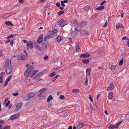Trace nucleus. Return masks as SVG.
Here are the masks:
<instances>
[{
    "label": "nucleus",
    "instance_id": "f03ea898",
    "mask_svg": "<svg viewBox=\"0 0 129 129\" xmlns=\"http://www.w3.org/2000/svg\"><path fill=\"white\" fill-rule=\"evenodd\" d=\"M34 67L32 65L30 66L27 69L24 73V74L25 76H28L30 74L32 70L33 69Z\"/></svg>",
    "mask_w": 129,
    "mask_h": 129
},
{
    "label": "nucleus",
    "instance_id": "de8ad7c7",
    "mask_svg": "<svg viewBox=\"0 0 129 129\" xmlns=\"http://www.w3.org/2000/svg\"><path fill=\"white\" fill-rule=\"evenodd\" d=\"M73 23L75 25H77V21L76 20H74L73 22Z\"/></svg>",
    "mask_w": 129,
    "mask_h": 129
},
{
    "label": "nucleus",
    "instance_id": "2eb2a0df",
    "mask_svg": "<svg viewBox=\"0 0 129 129\" xmlns=\"http://www.w3.org/2000/svg\"><path fill=\"white\" fill-rule=\"evenodd\" d=\"M46 89V88H44L42 89H41L38 92L40 93L39 94H38V95H40L42 94L43 92L45 91Z\"/></svg>",
    "mask_w": 129,
    "mask_h": 129
},
{
    "label": "nucleus",
    "instance_id": "8fccbe9b",
    "mask_svg": "<svg viewBox=\"0 0 129 129\" xmlns=\"http://www.w3.org/2000/svg\"><path fill=\"white\" fill-rule=\"evenodd\" d=\"M60 99H64V96L61 95L60 96Z\"/></svg>",
    "mask_w": 129,
    "mask_h": 129
},
{
    "label": "nucleus",
    "instance_id": "3c124183",
    "mask_svg": "<svg viewBox=\"0 0 129 129\" xmlns=\"http://www.w3.org/2000/svg\"><path fill=\"white\" fill-rule=\"evenodd\" d=\"M43 72H40L37 75H38V76H40L42 74H43Z\"/></svg>",
    "mask_w": 129,
    "mask_h": 129
},
{
    "label": "nucleus",
    "instance_id": "dca6fc26",
    "mask_svg": "<svg viewBox=\"0 0 129 129\" xmlns=\"http://www.w3.org/2000/svg\"><path fill=\"white\" fill-rule=\"evenodd\" d=\"M123 26L120 23H118L116 25V28L118 29L121 27H123Z\"/></svg>",
    "mask_w": 129,
    "mask_h": 129
},
{
    "label": "nucleus",
    "instance_id": "680f3d73",
    "mask_svg": "<svg viewBox=\"0 0 129 129\" xmlns=\"http://www.w3.org/2000/svg\"><path fill=\"white\" fill-rule=\"evenodd\" d=\"M3 81V78H0V83H2Z\"/></svg>",
    "mask_w": 129,
    "mask_h": 129
},
{
    "label": "nucleus",
    "instance_id": "58836bf2",
    "mask_svg": "<svg viewBox=\"0 0 129 129\" xmlns=\"http://www.w3.org/2000/svg\"><path fill=\"white\" fill-rule=\"evenodd\" d=\"M12 95L14 96H17L18 95L19 93L18 92H17L16 93H13L12 94Z\"/></svg>",
    "mask_w": 129,
    "mask_h": 129
},
{
    "label": "nucleus",
    "instance_id": "bb28decb",
    "mask_svg": "<svg viewBox=\"0 0 129 129\" xmlns=\"http://www.w3.org/2000/svg\"><path fill=\"white\" fill-rule=\"evenodd\" d=\"M62 37L61 36H58L57 38V41L58 42H60L61 39Z\"/></svg>",
    "mask_w": 129,
    "mask_h": 129
},
{
    "label": "nucleus",
    "instance_id": "39448f33",
    "mask_svg": "<svg viewBox=\"0 0 129 129\" xmlns=\"http://www.w3.org/2000/svg\"><path fill=\"white\" fill-rule=\"evenodd\" d=\"M19 116V114L17 113L11 115L10 118L11 120L15 119Z\"/></svg>",
    "mask_w": 129,
    "mask_h": 129
},
{
    "label": "nucleus",
    "instance_id": "79ce46f5",
    "mask_svg": "<svg viewBox=\"0 0 129 129\" xmlns=\"http://www.w3.org/2000/svg\"><path fill=\"white\" fill-rule=\"evenodd\" d=\"M8 99H9L8 98H5V100H4V105L5 104L6 102L8 100Z\"/></svg>",
    "mask_w": 129,
    "mask_h": 129
},
{
    "label": "nucleus",
    "instance_id": "774afa93",
    "mask_svg": "<svg viewBox=\"0 0 129 129\" xmlns=\"http://www.w3.org/2000/svg\"><path fill=\"white\" fill-rule=\"evenodd\" d=\"M126 44H127V46L128 47H129V41H128L127 42Z\"/></svg>",
    "mask_w": 129,
    "mask_h": 129
},
{
    "label": "nucleus",
    "instance_id": "473e14b6",
    "mask_svg": "<svg viewBox=\"0 0 129 129\" xmlns=\"http://www.w3.org/2000/svg\"><path fill=\"white\" fill-rule=\"evenodd\" d=\"M79 91V90L78 89H73L72 91L74 93H77Z\"/></svg>",
    "mask_w": 129,
    "mask_h": 129
},
{
    "label": "nucleus",
    "instance_id": "f704fd0d",
    "mask_svg": "<svg viewBox=\"0 0 129 129\" xmlns=\"http://www.w3.org/2000/svg\"><path fill=\"white\" fill-rule=\"evenodd\" d=\"M64 13V11H61L58 13V14L59 15H60L63 14Z\"/></svg>",
    "mask_w": 129,
    "mask_h": 129
},
{
    "label": "nucleus",
    "instance_id": "a18cd8bd",
    "mask_svg": "<svg viewBox=\"0 0 129 129\" xmlns=\"http://www.w3.org/2000/svg\"><path fill=\"white\" fill-rule=\"evenodd\" d=\"M122 122V121H119L118 123H117L116 124L118 126H119Z\"/></svg>",
    "mask_w": 129,
    "mask_h": 129
},
{
    "label": "nucleus",
    "instance_id": "a19ab883",
    "mask_svg": "<svg viewBox=\"0 0 129 129\" xmlns=\"http://www.w3.org/2000/svg\"><path fill=\"white\" fill-rule=\"evenodd\" d=\"M123 60L122 59L120 60L119 62V65L120 66L121 65L123 64Z\"/></svg>",
    "mask_w": 129,
    "mask_h": 129
},
{
    "label": "nucleus",
    "instance_id": "5fc2aeb1",
    "mask_svg": "<svg viewBox=\"0 0 129 129\" xmlns=\"http://www.w3.org/2000/svg\"><path fill=\"white\" fill-rule=\"evenodd\" d=\"M20 58L21 59V55H19L17 57V60H19L20 59Z\"/></svg>",
    "mask_w": 129,
    "mask_h": 129
},
{
    "label": "nucleus",
    "instance_id": "cd10ccee",
    "mask_svg": "<svg viewBox=\"0 0 129 129\" xmlns=\"http://www.w3.org/2000/svg\"><path fill=\"white\" fill-rule=\"evenodd\" d=\"M42 47L45 50H46V49L47 47L45 45V44L44 43H43L42 44Z\"/></svg>",
    "mask_w": 129,
    "mask_h": 129
},
{
    "label": "nucleus",
    "instance_id": "ddd939ff",
    "mask_svg": "<svg viewBox=\"0 0 129 129\" xmlns=\"http://www.w3.org/2000/svg\"><path fill=\"white\" fill-rule=\"evenodd\" d=\"M28 95L30 99L34 97L35 95L36 94L34 92H32L29 93Z\"/></svg>",
    "mask_w": 129,
    "mask_h": 129
},
{
    "label": "nucleus",
    "instance_id": "412c9836",
    "mask_svg": "<svg viewBox=\"0 0 129 129\" xmlns=\"http://www.w3.org/2000/svg\"><path fill=\"white\" fill-rule=\"evenodd\" d=\"M39 71V70H35L34 71L32 72L33 75L31 76V77H33L34 75H35L36 74V73H37V72H38Z\"/></svg>",
    "mask_w": 129,
    "mask_h": 129
},
{
    "label": "nucleus",
    "instance_id": "a878e982",
    "mask_svg": "<svg viewBox=\"0 0 129 129\" xmlns=\"http://www.w3.org/2000/svg\"><path fill=\"white\" fill-rule=\"evenodd\" d=\"M88 83V77L87 76H86V81L85 82V85H87Z\"/></svg>",
    "mask_w": 129,
    "mask_h": 129
},
{
    "label": "nucleus",
    "instance_id": "2f4dec72",
    "mask_svg": "<svg viewBox=\"0 0 129 129\" xmlns=\"http://www.w3.org/2000/svg\"><path fill=\"white\" fill-rule=\"evenodd\" d=\"M5 74V73L4 72H2L0 74V78H3L4 77V75Z\"/></svg>",
    "mask_w": 129,
    "mask_h": 129
},
{
    "label": "nucleus",
    "instance_id": "c9c22d12",
    "mask_svg": "<svg viewBox=\"0 0 129 129\" xmlns=\"http://www.w3.org/2000/svg\"><path fill=\"white\" fill-rule=\"evenodd\" d=\"M15 36H14V35L12 34L11 35H9V36H8L7 37V38H8V39L10 38H13Z\"/></svg>",
    "mask_w": 129,
    "mask_h": 129
},
{
    "label": "nucleus",
    "instance_id": "bf43d9fd",
    "mask_svg": "<svg viewBox=\"0 0 129 129\" xmlns=\"http://www.w3.org/2000/svg\"><path fill=\"white\" fill-rule=\"evenodd\" d=\"M4 121L2 120H0V124H3L4 123Z\"/></svg>",
    "mask_w": 129,
    "mask_h": 129
},
{
    "label": "nucleus",
    "instance_id": "aec40b11",
    "mask_svg": "<svg viewBox=\"0 0 129 129\" xmlns=\"http://www.w3.org/2000/svg\"><path fill=\"white\" fill-rule=\"evenodd\" d=\"M28 55L27 54H26L25 55H24L21 56V60H23L25 59L27 57Z\"/></svg>",
    "mask_w": 129,
    "mask_h": 129
},
{
    "label": "nucleus",
    "instance_id": "393cba45",
    "mask_svg": "<svg viewBox=\"0 0 129 129\" xmlns=\"http://www.w3.org/2000/svg\"><path fill=\"white\" fill-rule=\"evenodd\" d=\"M104 6H100L97 8L96 9L98 10H101L103 9L104 8Z\"/></svg>",
    "mask_w": 129,
    "mask_h": 129
},
{
    "label": "nucleus",
    "instance_id": "052dcab7",
    "mask_svg": "<svg viewBox=\"0 0 129 129\" xmlns=\"http://www.w3.org/2000/svg\"><path fill=\"white\" fill-rule=\"evenodd\" d=\"M61 4L62 5V6L63 7H64L65 6V4L63 3V1H61Z\"/></svg>",
    "mask_w": 129,
    "mask_h": 129
},
{
    "label": "nucleus",
    "instance_id": "7ed1b4c3",
    "mask_svg": "<svg viewBox=\"0 0 129 129\" xmlns=\"http://www.w3.org/2000/svg\"><path fill=\"white\" fill-rule=\"evenodd\" d=\"M58 24L61 27H63L67 24V22L63 20H61L58 22Z\"/></svg>",
    "mask_w": 129,
    "mask_h": 129
},
{
    "label": "nucleus",
    "instance_id": "338daca9",
    "mask_svg": "<svg viewBox=\"0 0 129 129\" xmlns=\"http://www.w3.org/2000/svg\"><path fill=\"white\" fill-rule=\"evenodd\" d=\"M43 124V123L42 122H41L39 123L37 125H38V126H39L40 124H41V125H42Z\"/></svg>",
    "mask_w": 129,
    "mask_h": 129
},
{
    "label": "nucleus",
    "instance_id": "5701e85b",
    "mask_svg": "<svg viewBox=\"0 0 129 129\" xmlns=\"http://www.w3.org/2000/svg\"><path fill=\"white\" fill-rule=\"evenodd\" d=\"M84 125V124L83 123H81L77 127V128L80 129Z\"/></svg>",
    "mask_w": 129,
    "mask_h": 129
},
{
    "label": "nucleus",
    "instance_id": "13d9d810",
    "mask_svg": "<svg viewBox=\"0 0 129 129\" xmlns=\"http://www.w3.org/2000/svg\"><path fill=\"white\" fill-rule=\"evenodd\" d=\"M8 82L7 81H6V80L5 81V84L4 85V86H6V85H7L8 84Z\"/></svg>",
    "mask_w": 129,
    "mask_h": 129
},
{
    "label": "nucleus",
    "instance_id": "6e6552de",
    "mask_svg": "<svg viewBox=\"0 0 129 129\" xmlns=\"http://www.w3.org/2000/svg\"><path fill=\"white\" fill-rule=\"evenodd\" d=\"M91 70V68H87L86 70V76L88 77L90 74V72Z\"/></svg>",
    "mask_w": 129,
    "mask_h": 129
},
{
    "label": "nucleus",
    "instance_id": "4c0bfd02",
    "mask_svg": "<svg viewBox=\"0 0 129 129\" xmlns=\"http://www.w3.org/2000/svg\"><path fill=\"white\" fill-rule=\"evenodd\" d=\"M108 128L109 129H113L114 126L112 124H111L108 127Z\"/></svg>",
    "mask_w": 129,
    "mask_h": 129
},
{
    "label": "nucleus",
    "instance_id": "69168bd1",
    "mask_svg": "<svg viewBox=\"0 0 129 129\" xmlns=\"http://www.w3.org/2000/svg\"><path fill=\"white\" fill-rule=\"evenodd\" d=\"M126 38H127V37H125V36L124 37H123L122 38V40H125Z\"/></svg>",
    "mask_w": 129,
    "mask_h": 129
},
{
    "label": "nucleus",
    "instance_id": "7c9ffc66",
    "mask_svg": "<svg viewBox=\"0 0 129 129\" xmlns=\"http://www.w3.org/2000/svg\"><path fill=\"white\" fill-rule=\"evenodd\" d=\"M35 47L40 51H41L42 50L41 48L38 45H36L35 46Z\"/></svg>",
    "mask_w": 129,
    "mask_h": 129
},
{
    "label": "nucleus",
    "instance_id": "0eeeda50",
    "mask_svg": "<svg viewBox=\"0 0 129 129\" xmlns=\"http://www.w3.org/2000/svg\"><path fill=\"white\" fill-rule=\"evenodd\" d=\"M90 56V55L88 53H85L82 54H81L80 56V57H83V58H87L89 57Z\"/></svg>",
    "mask_w": 129,
    "mask_h": 129
},
{
    "label": "nucleus",
    "instance_id": "0e129e2a",
    "mask_svg": "<svg viewBox=\"0 0 129 129\" xmlns=\"http://www.w3.org/2000/svg\"><path fill=\"white\" fill-rule=\"evenodd\" d=\"M10 44L11 46H13V41H11L10 42Z\"/></svg>",
    "mask_w": 129,
    "mask_h": 129
},
{
    "label": "nucleus",
    "instance_id": "f3484780",
    "mask_svg": "<svg viewBox=\"0 0 129 129\" xmlns=\"http://www.w3.org/2000/svg\"><path fill=\"white\" fill-rule=\"evenodd\" d=\"M76 50L77 52H78L80 49V46L79 44V43H77L76 44Z\"/></svg>",
    "mask_w": 129,
    "mask_h": 129
},
{
    "label": "nucleus",
    "instance_id": "9b49d317",
    "mask_svg": "<svg viewBox=\"0 0 129 129\" xmlns=\"http://www.w3.org/2000/svg\"><path fill=\"white\" fill-rule=\"evenodd\" d=\"M108 99L109 100L113 98V94L112 92H110L108 95Z\"/></svg>",
    "mask_w": 129,
    "mask_h": 129
},
{
    "label": "nucleus",
    "instance_id": "4d7b16f0",
    "mask_svg": "<svg viewBox=\"0 0 129 129\" xmlns=\"http://www.w3.org/2000/svg\"><path fill=\"white\" fill-rule=\"evenodd\" d=\"M48 58V56L46 55L44 57V58L45 60H46Z\"/></svg>",
    "mask_w": 129,
    "mask_h": 129
},
{
    "label": "nucleus",
    "instance_id": "e2e57ef3",
    "mask_svg": "<svg viewBox=\"0 0 129 129\" xmlns=\"http://www.w3.org/2000/svg\"><path fill=\"white\" fill-rule=\"evenodd\" d=\"M60 3H57L56 4V5L58 7L60 6Z\"/></svg>",
    "mask_w": 129,
    "mask_h": 129
},
{
    "label": "nucleus",
    "instance_id": "ea45409f",
    "mask_svg": "<svg viewBox=\"0 0 129 129\" xmlns=\"http://www.w3.org/2000/svg\"><path fill=\"white\" fill-rule=\"evenodd\" d=\"M125 54H123L121 56V57L122 59H124L125 57Z\"/></svg>",
    "mask_w": 129,
    "mask_h": 129
},
{
    "label": "nucleus",
    "instance_id": "c85d7f7f",
    "mask_svg": "<svg viewBox=\"0 0 129 129\" xmlns=\"http://www.w3.org/2000/svg\"><path fill=\"white\" fill-rule=\"evenodd\" d=\"M56 74V73L55 72H54L53 73H52L49 76V77H52L53 76H55Z\"/></svg>",
    "mask_w": 129,
    "mask_h": 129
},
{
    "label": "nucleus",
    "instance_id": "603ef678",
    "mask_svg": "<svg viewBox=\"0 0 129 129\" xmlns=\"http://www.w3.org/2000/svg\"><path fill=\"white\" fill-rule=\"evenodd\" d=\"M10 103V101H8L5 105V106L7 107L9 104Z\"/></svg>",
    "mask_w": 129,
    "mask_h": 129
},
{
    "label": "nucleus",
    "instance_id": "423d86ee",
    "mask_svg": "<svg viewBox=\"0 0 129 129\" xmlns=\"http://www.w3.org/2000/svg\"><path fill=\"white\" fill-rule=\"evenodd\" d=\"M33 43L30 41H29L27 42L26 44L27 46L29 47L30 49H32L33 48Z\"/></svg>",
    "mask_w": 129,
    "mask_h": 129
},
{
    "label": "nucleus",
    "instance_id": "c03bdc74",
    "mask_svg": "<svg viewBox=\"0 0 129 129\" xmlns=\"http://www.w3.org/2000/svg\"><path fill=\"white\" fill-rule=\"evenodd\" d=\"M50 37V36H46L44 38V41H46L47 39L49 38V37Z\"/></svg>",
    "mask_w": 129,
    "mask_h": 129
},
{
    "label": "nucleus",
    "instance_id": "f8f14e48",
    "mask_svg": "<svg viewBox=\"0 0 129 129\" xmlns=\"http://www.w3.org/2000/svg\"><path fill=\"white\" fill-rule=\"evenodd\" d=\"M23 99L24 101L28 100L30 99L28 94L25 95L22 98Z\"/></svg>",
    "mask_w": 129,
    "mask_h": 129
},
{
    "label": "nucleus",
    "instance_id": "c756f323",
    "mask_svg": "<svg viewBox=\"0 0 129 129\" xmlns=\"http://www.w3.org/2000/svg\"><path fill=\"white\" fill-rule=\"evenodd\" d=\"M116 66L114 65L111 66L110 68L112 70H114L116 68Z\"/></svg>",
    "mask_w": 129,
    "mask_h": 129
},
{
    "label": "nucleus",
    "instance_id": "4468645a",
    "mask_svg": "<svg viewBox=\"0 0 129 129\" xmlns=\"http://www.w3.org/2000/svg\"><path fill=\"white\" fill-rule=\"evenodd\" d=\"M78 31L74 30L72 31L71 32V34L72 36L74 37L78 33Z\"/></svg>",
    "mask_w": 129,
    "mask_h": 129
},
{
    "label": "nucleus",
    "instance_id": "72a5a7b5",
    "mask_svg": "<svg viewBox=\"0 0 129 129\" xmlns=\"http://www.w3.org/2000/svg\"><path fill=\"white\" fill-rule=\"evenodd\" d=\"M89 8V7L88 6H86L85 7L83 8V9L84 10H87Z\"/></svg>",
    "mask_w": 129,
    "mask_h": 129
},
{
    "label": "nucleus",
    "instance_id": "09e8293b",
    "mask_svg": "<svg viewBox=\"0 0 129 129\" xmlns=\"http://www.w3.org/2000/svg\"><path fill=\"white\" fill-rule=\"evenodd\" d=\"M107 25H108V23H107V21L105 23L104 25L103 26V27H106L107 26Z\"/></svg>",
    "mask_w": 129,
    "mask_h": 129
},
{
    "label": "nucleus",
    "instance_id": "e433bc0d",
    "mask_svg": "<svg viewBox=\"0 0 129 129\" xmlns=\"http://www.w3.org/2000/svg\"><path fill=\"white\" fill-rule=\"evenodd\" d=\"M10 128V126H6L4 127L2 129H9Z\"/></svg>",
    "mask_w": 129,
    "mask_h": 129
},
{
    "label": "nucleus",
    "instance_id": "a211bd4d",
    "mask_svg": "<svg viewBox=\"0 0 129 129\" xmlns=\"http://www.w3.org/2000/svg\"><path fill=\"white\" fill-rule=\"evenodd\" d=\"M53 99V98L51 95L49 96L48 98H47V102L48 103L50 102V101L52 100Z\"/></svg>",
    "mask_w": 129,
    "mask_h": 129
},
{
    "label": "nucleus",
    "instance_id": "37998d69",
    "mask_svg": "<svg viewBox=\"0 0 129 129\" xmlns=\"http://www.w3.org/2000/svg\"><path fill=\"white\" fill-rule=\"evenodd\" d=\"M18 2L20 4H23L24 2L23 0H18Z\"/></svg>",
    "mask_w": 129,
    "mask_h": 129
},
{
    "label": "nucleus",
    "instance_id": "b1692460",
    "mask_svg": "<svg viewBox=\"0 0 129 129\" xmlns=\"http://www.w3.org/2000/svg\"><path fill=\"white\" fill-rule=\"evenodd\" d=\"M82 33L84 35H87L88 33V31L86 30H83L82 31Z\"/></svg>",
    "mask_w": 129,
    "mask_h": 129
},
{
    "label": "nucleus",
    "instance_id": "6e6d98bb",
    "mask_svg": "<svg viewBox=\"0 0 129 129\" xmlns=\"http://www.w3.org/2000/svg\"><path fill=\"white\" fill-rule=\"evenodd\" d=\"M89 98L91 102L93 101V99L91 97V96L89 95Z\"/></svg>",
    "mask_w": 129,
    "mask_h": 129
},
{
    "label": "nucleus",
    "instance_id": "f257e3e1",
    "mask_svg": "<svg viewBox=\"0 0 129 129\" xmlns=\"http://www.w3.org/2000/svg\"><path fill=\"white\" fill-rule=\"evenodd\" d=\"M11 65V61L8 59H7L5 62L4 67L7 74H10L12 71V68Z\"/></svg>",
    "mask_w": 129,
    "mask_h": 129
},
{
    "label": "nucleus",
    "instance_id": "864d4df0",
    "mask_svg": "<svg viewBox=\"0 0 129 129\" xmlns=\"http://www.w3.org/2000/svg\"><path fill=\"white\" fill-rule=\"evenodd\" d=\"M106 1H103V2L102 3H101L100 4V5L101 6L102 5H103L104 4L106 3Z\"/></svg>",
    "mask_w": 129,
    "mask_h": 129
},
{
    "label": "nucleus",
    "instance_id": "20e7f679",
    "mask_svg": "<svg viewBox=\"0 0 129 129\" xmlns=\"http://www.w3.org/2000/svg\"><path fill=\"white\" fill-rule=\"evenodd\" d=\"M22 105L23 104L22 102L18 103L16 106V108L15 109L14 111H18L21 108Z\"/></svg>",
    "mask_w": 129,
    "mask_h": 129
},
{
    "label": "nucleus",
    "instance_id": "1a4fd4ad",
    "mask_svg": "<svg viewBox=\"0 0 129 129\" xmlns=\"http://www.w3.org/2000/svg\"><path fill=\"white\" fill-rule=\"evenodd\" d=\"M43 38V35H41L38 39L37 42L38 43H40L42 42Z\"/></svg>",
    "mask_w": 129,
    "mask_h": 129
},
{
    "label": "nucleus",
    "instance_id": "9d476101",
    "mask_svg": "<svg viewBox=\"0 0 129 129\" xmlns=\"http://www.w3.org/2000/svg\"><path fill=\"white\" fill-rule=\"evenodd\" d=\"M114 88V85L112 83H111L107 88V90H110Z\"/></svg>",
    "mask_w": 129,
    "mask_h": 129
},
{
    "label": "nucleus",
    "instance_id": "6ab92c4d",
    "mask_svg": "<svg viewBox=\"0 0 129 129\" xmlns=\"http://www.w3.org/2000/svg\"><path fill=\"white\" fill-rule=\"evenodd\" d=\"M82 62L85 64H87L89 62V59H83L82 60Z\"/></svg>",
    "mask_w": 129,
    "mask_h": 129
},
{
    "label": "nucleus",
    "instance_id": "4be33fe9",
    "mask_svg": "<svg viewBox=\"0 0 129 129\" xmlns=\"http://www.w3.org/2000/svg\"><path fill=\"white\" fill-rule=\"evenodd\" d=\"M5 24L8 25H13L12 24L11 22L10 21H6L5 23Z\"/></svg>",
    "mask_w": 129,
    "mask_h": 129
},
{
    "label": "nucleus",
    "instance_id": "49530a36",
    "mask_svg": "<svg viewBox=\"0 0 129 129\" xmlns=\"http://www.w3.org/2000/svg\"><path fill=\"white\" fill-rule=\"evenodd\" d=\"M11 76H10L9 77H8L7 79H6V80L8 82H9V81L11 79Z\"/></svg>",
    "mask_w": 129,
    "mask_h": 129
}]
</instances>
